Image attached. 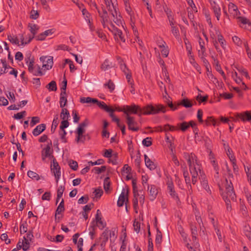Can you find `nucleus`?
Wrapping results in <instances>:
<instances>
[{
	"label": "nucleus",
	"mask_w": 251,
	"mask_h": 251,
	"mask_svg": "<svg viewBox=\"0 0 251 251\" xmlns=\"http://www.w3.org/2000/svg\"><path fill=\"white\" fill-rule=\"evenodd\" d=\"M168 190L169 194L177 202L179 201V198L174 188V184L172 180H168L167 182Z\"/></svg>",
	"instance_id": "obj_8"
},
{
	"label": "nucleus",
	"mask_w": 251,
	"mask_h": 251,
	"mask_svg": "<svg viewBox=\"0 0 251 251\" xmlns=\"http://www.w3.org/2000/svg\"><path fill=\"white\" fill-rule=\"evenodd\" d=\"M50 168L51 171L54 174L56 182L57 183L61 176V172L60 167L55 159H53L52 164H51Z\"/></svg>",
	"instance_id": "obj_5"
},
{
	"label": "nucleus",
	"mask_w": 251,
	"mask_h": 251,
	"mask_svg": "<svg viewBox=\"0 0 251 251\" xmlns=\"http://www.w3.org/2000/svg\"><path fill=\"white\" fill-rule=\"evenodd\" d=\"M127 195H128V190L126 191L125 189H123L122 190V193L120 194L118 201H117V205L119 207H121L123 206L124 202L126 200L128 201L127 198Z\"/></svg>",
	"instance_id": "obj_13"
},
{
	"label": "nucleus",
	"mask_w": 251,
	"mask_h": 251,
	"mask_svg": "<svg viewBox=\"0 0 251 251\" xmlns=\"http://www.w3.org/2000/svg\"><path fill=\"white\" fill-rule=\"evenodd\" d=\"M9 68L8 67V64H2V67H0V75L7 73Z\"/></svg>",
	"instance_id": "obj_55"
},
{
	"label": "nucleus",
	"mask_w": 251,
	"mask_h": 251,
	"mask_svg": "<svg viewBox=\"0 0 251 251\" xmlns=\"http://www.w3.org/2000/svg\"><path fill=\"white\" fill-rule=\"evenodd\" d=\"M65 189L64 186H60L57 189V198L56 201V204L58 202L59 199L62 197L64 191Z\"/></svg>",
	"instance_id": "obj_36"
},
{
	"label": "nucleus",
	"mask_w": 251,
	"mask_h": 251,
	"mask_svg": "<svg viewBox=\"0 0 251 251\" xmlns=\"http://www.w3.org/2000/svg\"><path fill=\"white\" fill-rule=\"evenodd\" d=\"M108 28L112 32L115 38L117 40L122 41L124 42H125V39L123 35L122 31L116 27L113 23H111L110 26L108 27Z\"/></svg>",
	"instance_id": "obj_6"
},
{
	"label": "nucleus",
	"mask_w": 251,
	"mask_h": 251,
	"mask_svg": "<svg viewBox=\"0 0 251 251\" xmlns=\"http://www.w3.org/2000/svg\"><path fill=\"white\" fill-rule=\"evenodd\" d=\"M106 170V167L104 166H101L100 168L95 167L93 169V171L95 172L97 174H100L102 172H104Z\"/></svg>",
	"instance_id": "obj_57"
},
{
	"label": "nucleus",
	"mask_w": 251,
	"mask_h": 251,
	"mask_svg": "<svg viewBox=\"0 0 251 251\" xmlns=\"http://www.w3.org/2000/svg\"><path fill=\"white\" fill-rule=\"evenodd\" d=\"M104 86L107 87L110 90V92H112L115 89V85L111 80H109L107 83L104 84Z\"/></svg>",
	"instance_id": "obj_56"
},
{
	"label": "nucleus",
	"mask_w": 251,
	"mask_h": 251,
	"mask_svg": "<svg viewBox=\"0 0 251 251\" xmlns=\"http://www.w3.org/2000/svg\"><path fill=\"white\" fill-rule=\"evenodd\" d=\"M205 123L207 125H212L214 126L219 125V121L212 117H208L205 121Z\"/></svg>",
	"instance_id": "obj_32"
},
{
	"label": "nucleus",
	"mask_w": 251,
	"mask_h": 251,
	"mask_svg": "<svg viewBox=\"0 0 251 251\" xmlns=\"http://www.w3.org/2000/svg\"><path fill=\"white\" fill-rule=\"evenodd\" d=\"M148 190L149 191L150 199L151 201H153L158 194V188L154 185H148Z\"/></svg>",
	"instance_id": "obj_12"
},
{
	"label": "nucleus",
	"mask_w": 251,
	"mask_h": 251,
	"mask_svg": "<svg viewBox=\"0 0 251 251\" xmlns=\"http://www.w3.org/2000/svg\"><path fill=\"white\" fill-rule=\"evenodd\" d=\"M197 100L199 102V103L205 102L207 100L208 96H202L201 94H199L196 98Z\"/></svg>",
	"instance_id": "obj_61"
},
{
	"label": "nucleus",
	"mask_w": 251,
	"mask_h": 251,
	"mask_svg": "<svg viewBox=\"0 0 251 251\" xmlns=\"http://www.w3.org/2000/svg\"><path fill=\"white\" fill-rule=\"evenodd\" d=\"M212 9H213L215 16L216 17L218 20L220 19V14L219 12L220 11V7L218 4V1L216 0H209Z\"/></svg>",
	"instance_id": "obj_17"
},
{
	"label": "nucleus",
	"mask_w": 251,
	"mask_h": 251,
	"mask_svg": "<svg viewBox=\"0 0 251 251\" xmlns=\"http://www.w3.org/2000/svg\"><path fill=\"white\" fill-rule=\"evenodd\" d=\"M236 117L239 118L244 122L251 121V111H246L244 112L236 113Z\"/></svg>",
	"instance_id": "obj_15"
},
{
	"label": "nucleus",
	"mask_w": 251,
	"mask_h": 251,
	"mask_svg": "<svg viewBox=\"0 0 251 251\" xmlns=\"http://www.w3.org/2000/svg\"><path fill=\"white\" fill-rule=\"evenodd\" d=\"M191 233L192 235V238L193 241H196L197 240V237L196 235H197V227L193 225H191Z\"/></svg>",
	"instance_id": "obj_50"
},
{
	"label": "nucleus",
	"mask_w": 251,
	"mask_h": 251,
	"mask_svg": "<svg viewBox=\"0 0 251 251\" xmlns=\"http://www.w3.org/2000/svg\"><path fill=\"white\" fill-rule=\"evenodd\" d=\"M28 70L34 75H42V69L37 64H29Z\"/></svg>",
	"instance_id": "obj_9"
},
{
	"label": "nucleus",
	"mask_w": 251,
	"mask_h": 251,
	"mask_svg": "<svg viewBox=\"0 0 251 251\" xmlns=\"http://www.w3.org/2000/svg\"><path fill=\"white\" fill-rule=\"evenodd\" d=\"M47 88L52 91H55L57 90L56 82L54 81H51L47 85Z\"/></svg>",
	"instance_id": "obj_48"
},
{
	"label": "nucleus",
	"mask_w": 251,
	"mask_h": 251,
	"mask_svg": "<svg viewBox=\"0 0 251 251\" xmlns=\"http://www.w3.org/2000/svg\"><path fill=\"white\" fill-rule=\"evenodd\" d=\"M85 131L81 130L80 128L77 129L75 132L77 134V136L75 139V141L77 143H79L81 139L82 138L84 133Z\"/></svg>",
	"instance_id": "obj_42"
},
{
	"label": "nucleus",
	"mask_w": 251,
	"mask_h": 251,
	"mask_svg": "<svg viewBox=\"0 0 251 251\" xmlns=\"http://www.w3.org/2000/svg\"><path fill=\"white\" fill-rule=\"evenodd\" d=\"M162 239V234L161 232L157 228V233L155 238V244L157 246H159L161 243Z\"/></svg>",
	"instance_id": "obj_35"
},
{
	"label": "nucleus",
	"mask_w": 251,
	"mask_h": 251,
	"mask_svg": "<svg viewBox=\"0 0 251 251\" xmlns=\"http://www.w3.org/2000/svg\"><path fill=\"white\" fill-rule=\"evenodd\" d=\"M172 34L176 38H178L179 36V32L178 28L175 26L171 28Z\"/></svg>",
	"instance_id": "obj_58"
},
{
	"label": "nucleus",
	"mask_w": 251,
	"mask_h": 251,
	"mask_svg": "<svg viewBox=\"0 0 251 251\" xmlns=\"http://www.w3.org/2000/svg\"><path fill=\"white\" fill-rule=\"evenodd\" d=\"M236 18L237 20V22L240 26L242 28H246L247 25H249L251 24L249 20L245 17H242L239 15Z\"/></svg>",
	"instance_id": "obj_18"
},
{
	"label": "nucleus",
	"mask_w": 251,
	"mask_h": 251,
	"mask_svg": "<svg viewBox=\"0 0 251 251\" xmlns=\"http://www.w3.org/2000/svg\"><path fill=\"white\" fill-rule=\"evenodd\" d=\"M165 45L166 43L164 41H161V44H159V48L161 49L162 55L167 57L169 54V49L167 46H165Z\"/></svg>",
	"instance_id": "obj_22"
},
{
	"label": "nucleus",
	"mask_w": 251,
	"mask_h": 251,
	"mask_svg": "<svg viewBox=\"0 0 251 251\" xmlns=\"http://www.w3.org/2000/svg\"><path fill=\"white\" fill-rule=\"evenodd\" d=\"M28 27L29 28L30 32L33 35H35L37 33V31L39 29V26L35 24H29Z\"/></svg>",
	"instance_id": "obj_37"
},
{
	"label": "nucleus",
	"mask_w": 251,
	"mask_h": 251,
	"mask_svg": "<svg viewBox=\"0 0 251 251\" xmlns=\"http://www.w3.org/2000/svg\"><path fill=\"white\" fill-rule=\"evenodd\" d=\"M221 47L223 48L225 53L228 52L230 50L229 46L226 44V42L221 37Z\"/></svg>",
	"instance_id": "obj_43"
},
{
	"label": "nucleus",
	"mask_w": 251,
	"mask_h": 251,
	"mask_svg": "<svg viewBox=\"0 0 251 251\" xmlns=\"http://www.w3.org/2000/svg\"><path fill=\"white\" fill-rule=\"evenodd\" d=\"M193 105V103L187 98L183 99L179 103H178L176 106H177V108L180 105H182L185 108H190Z\"/></svg>",
	"instance_id": "obj_24"
},
{
	"label": "nucleus",
	"mask_w": 251,
	"mask_h": 251,
	"mask_svg": "<svg viewBox=\"0 0 251 251\" xmlns=\"http://www.w3.org/2000/svg\"><path fill=\"white\" fill-rule=\"evenodd\" d=\"M25 63H34V57L32 56L31 53H27L25 56Z\"/></svg>",
	"instance_id": "obj_53"
},
{
	"label": "nucleus",
	"mask_w": 251,
	"mask_h": 251,
	"mask_svg": "<svg viewBox=\"0 0 251 251\" xmlns=\"http://www.w3.org/2000/svg\"><path fill=\"white\" fill-rule=\"evenodd\" d=\"M59 123V120H58V115H56L53 119V120L52 121V126L51 127V131L52 132H54L56 128L57 127Z\"/></svg>",
	"instance_id": "obj_39"
},
{
	"label": "nucleus",
	"mask_w": 251,
	"mask_h": 251,
	"mask_svg": "<svg viewBox=\"0 0 251 251\" xmlns=\"http://www.w3.org/2000/svg\"><path fill=\"white\" fill-rule=\"evenodd\" d=\"M89 124V121L88 119H85L83 122L81 123L78 126L77 129L80 128L81 130L85 131V127Z\"/></svg>",
	"instance_id": "obj_41"
},
{
	"label": "nucleus",
	"mask_w": 251,
	"mask_h": 251,
	"mask_svg": "<svg viewBox=\"0 0 251 251\" xmlns=\"http://www.w3.org/2000/svg\"><path fill=\"white\" fill-rule=\"evenodd\" d=\"M119 111L124 112L126 116L129 115V114H138L141 116L142 114L154 115L159 112L164 113L166 112V108L162 104L154 105L148 104L141 108L138 105L132 104L130 106H124L123 109L119 110Z\"/></svg>",
	"instance_id": "obj_1"
},
{
	"label": "nucleus",
	"mask_w": 251,
	"mask_h": 251,
	"mask_svg": "<svg viewBox=\"0 0 251 251\" xmlns=\"http://www.w3.org/2000/svg\"><path fill=\"white\" fill-rule=\"evenodd\" d=\"M228 12L230 16L235 18L240 14L237 6L232 3L228 4Z\"/></svg>",
	"instance_id": "obj_16"
},
{
	"label": "nucleus",
	"mask_w": 251,
	"mask_h": 251,
	"mask_svg": "<svg viewBox=\"0 0 251 251\" xmlns=\"http://www.w3.org/2000/svg\"><path fill=\"white\" fill-rule=\"evenodd\" d=\"M80 102H81L82 103H95L96 102H98V100L96 99L92 98L91 97H87V98L82 97L80 99Z\"/></svg>",
	"instance_id": "obj_31"
},
{
	"label": "nucleus",
	"mask_w": 251,
	"mask_h": 251,
	"mask_svg": "<svg viewBox=\"0 0 251 251\" xmlns=\"http://www.w3.org/2000/svg\"><path fill=\"white\" fill-rule=\"evenodd\" d=\"M67 102V94L64 92H61L60 98L59 100L60 106L62 108H64Z\"/></svg>",
	"instance_id": "obj_28"
},
{
	"label": "nucleus",
	"mask_w": 251,
	"mask_h": 251,
	"mask_svg": "<svg viewBox=\"0 0 251 251\" xmlns=\"http://www.w3.org/2000/svg\"><path fill=\"white\" fill-rule=\"evenodd\" d=\"M205 16L206 17V20L208 23L209 25H210L211 29L210 30V36L212 39L213 44L215 47V48L218 50H219V42H220V34L219 33L218 30L215 27H213V25L211 23V19L207 15L205 14Z\"/></svg>",
	"instance_id": "obj_3"
},
{
	"label": "nucleus",
	"mask_w": 251,
	"mask_h": 251,
	"mask_svg": "<svg viewBox=\"0 0 251 251\" xmlns=\"http://www.w3.org/2000/svg\"><path fill=\"white\" fill-rule=\"evenodd\" d=\"M70 117L69 111L65 108H62L60 113V117L63 120H68Z\"/></svg>",
	"instance_id": "obj_34"
},
{
	"label": "nucleus",
	"mask_w": 251,
	"mask_h": 251,
	"mask_svg": "<svg viewBox=\"0 0 251 251\" xmlns=\"http://www.w3.org/2000/svg\"><path fill=\"white\" fill-rule=\"evenodd\" d=\"M29 240H27L25 239V237H24V240L23 241L22 244H23V250L24 251H27L30 247V243H29Z\"/></svg>",
	"instance_id": "obj_47"
},
{
	"label": "nucleus",
	"mask_w": 251,
	"mask_h": 251,
	"mask_svg": "<svg viewBox=\"0 0 251 251\" xmlns=\"http://www.w3.org/2000/svg\"><path fill=\"white\" fill-rule=\"evenodd\" d=\"M144 158L146 166L151 170H154L156 166L154 162H152L146 154L144 155Z\"/></svg>",
	"instance_id": "obj_23"
},
{
	"label": "nucleus",
	"mask_w": 251,
	"mask_h": 251,
	"mask_svg": "<svg viewBox=\"0 0 251 251\" xmlns=\"http://www.w3.org/2000/svg\"><path fill=\"white\" fill-rule=\"evenodd\" d=\"M99 107L101 108L102 109L104 110L105 111L107 112H113L115 110L111 108V107H108L104 102L103 101H99L96 102V103Z\"/></svg>",
	"instance_id": "obj_26"
},
{
	"label": "nucleus",
	"mask_w": 251,
	"mask_h": 251,
	"mask_svg": "<svg viewBox=\"0 0 251 251\" xmlns=\"http://www.w3.org/2000/svg\"><path fill=\"white\" fill-rule=\"evenodd\" d=\"M51 146V142H50V144L48 145L47 147L43 150L42 152V157L43 160H45L46 157H49L50 156Z\"/></svg>",
	"instance_id": "obj_21"
},
{
	"label": "nucleus",
	"mask_w": 251,
	"mask_h": 251,
	"mask_svg": "<svg viewBox=\"0 0 251 251\" xmlns=\"http://www.w3.org/2000/svg\"><path fill=\"white\" fill-rule=\"evenodd\" d=\"M68 164L70 167L73 170L75 171L77 169L78 164L76 161L73 160H70L68 161Z\"/></svg>",
	"instance_id": "obj_52"
},
{
	"label": "nucleus",
	"mask_w": 251,
	"mask_h": 251,
	"mask_svg": "<svg viewBox=\"0 0 251 251\" xmlns=\"http://www.w3.org/2000/svg\"><path fill=\"white\" fill-rule=\"evenodd\" d=\"M126 123L128 125V127L129 130L136 131L139 130V128L136 126L137 123L134 120L133 117H130L129 115L126 116Z\"/></svg>",
	"instance_id": "obj_10"
},
{
	"label": "nucleus",
	"mask_w": 251,
	"mask_h": 251,
	"mask_svg": "<svg viewBox=\"0 0 251 251\" xmlns=\"http://www.w3.org/2000/svg\"><path fill=\"white\" fill-rule=\"evenodd\" d=\"M110 179L108 177H106L103 182V186L105 191L106 193H108V191L110 189Z\"/></svg>",
	"instance_id": "obj_44"
},
{
	"label": "nucleus",
	"mask_w": 251,
	"mask_h": 251,
	"mask_svg": "<svg viewBox=\"0 0 251 251\" xmlns=\"http://www.w3.org/2000/svg\"><path fill=\"white\" fill-rule=\"evenodd\" d=\"M46 125L44 124H40L37 126L33 130V134L37 136L44 131L46 129Z\"/></svg>",
	"instance_id": "obj_20"
},
{
	"label": "nucleus",
	"mask_w": 251,
	"mask_h": 251,
	"mask_svg": "<svg viewBox=\"0 0 251 251\" xmlns=\"http://www.w3.org/2000/svg\"><path fill=\"white\" fill-rule=\"evenodd\" d=\"M100 212V210H97L96 215V221L98 226L100 229H103L105 226V224L102 221L101 217L99 216V213Z\"/></svg>",
	"instance_id": "obj_27"
},
{
	"label": "nucleus",
	"mask_w": 251,
	"mask_h": 251,
	"mask_svg": "<svg viewBox=\"0 0 251 251\" xmlns=\"http://www.w3.org/2000/svg\"><path fill=\"white\" fill-rule=\"evenodd\" d=\"M65 208L64 207H61V206H58L56 211H55V221L57 222H59V217H57L56 215L60 214L62 212L64 211Z\"/></svg>",
	"instance_id": "obj_46"
},
{
	"label": "nucleus",
	"mask_w": 251,
	"mask_h": 251,
	"mask_svg": "<svg viewBox=\"0 0 251 251\" xmlns=\"http://www.w3.org/2000/svg\"><path fill=\"white\" fill-rule=\"evenodd\" d=\"M179 129L183 132L187 130L190 127L189 124L186 122H182L178 125Z\"/></svg>",
	"instance_id": "obj_49"
},
{
	"label": "nucleus",
	"mask_w": 251,
	"mask_h": 251,
	"mask_svg": "<svg viewBox=\"0 0 251 251\" xmlns=\"http://www.w3.org/2000/svg\"><path fill=\"white\" fill-rule=\"evenodd\" d=\"M183 176L185 178V180L186 184H189L190 185V187H191V186L190 184V183H191L190 178L189 176L188 172L187 171L183 172Z\"/></svg>",
	"instance_id": "obj_62"
},
{
	"label": "nucleus",
	"mask_w": 251,
	"mask_h": 251,
	"mask_svg": "<svg viewBox=\"0 0 251 251\" xmlns=\"http://www.w3.org/2000/svg\"><path fill=\"white\" fill-rule=\"evenodd\" d=\"M25 114L26 112L25 111H23L21 112L14 114L13 118L15 119H21L25 115Z\"/></svg>",
	"instance_id": "obj_64"
},
{
	"label": "nucleus",
	"mask_w": 251,
	"mask_h": 251,
	"mask_svg": "<svg viewBox=\"0 0 251 251\" xmlns=\"http://www.w3.org/2000/svg\"><path fill=\"white\" fill-rule=\"evenodd\" d=\"M199 179L201 181V183L203 187V188L207 191L208 192L210 191L209 187L208 184L207 180L206 178V176L205 174L203 173L202 172H201V169H200V170L199 171Z\"/></svg>",
	"instance_id": "obj_14"
},
{
	"label": "nucleus",
	"mask_w": 251,
	"mask_h": 251,
	"mask_svg": "<svg viewBox=\"0 0 251 251\" xmlns=\"http://www.w3.org/2000/svg\"><path fill=\"white\" fill-rule=\"evenodd\" d=\"M126 75V78L127 79V82L129 85H131V87H132V86L134 85L133 81L131 79V73L130 72L128 73H126V74H125Z\"/></svg>",
	"instance_id": "obj_59"
},
{
	"label": "nucleus",
	"mask_w": 251,
	"mask_h": 251,
	"mask_svg": "<svg viewBox=\"0 0 251 251\" xmlns=\"http://www.w3.org/2000/svg\"><path fill=\"white\" fill-rule=\"evenodd\" d=\"M232 76L233 78L234 79L235 82L238 83L240 84V83H242L243 85V87H242V89H246L247 88V87L245 84L244 82L242 81V79L239 77L238 76V74L236 72H235L234 74H233Z\"/></svg>",
	"instance_id": "obj_33"
},
{
	"label": "nucleus",
	"mask_w": 251,
	"mask_h": 251,
	"mask_svg": "<svg viewBox=\"0 0 251 251\" xmlns=\"http://www.w3.org/2000/svg\"><path fill=\"white\" fill-rule=\"evenodd\" d=\"M168 94L163 95V99L164 101L168 104V106L173 110L177 109V106L174 105L172 102L170 100V97L167 96Z\"/></svg>",
	"instance_id": "obj_30"
},
{
	"label": "nucleus",
	"mask_w": 251,
	"mask_h": 251,
	"mask_svg": "<svg viewBox=\"0 0 251 251\" xmlns=\"http://www.w3.org/2000/svg\"><path fill=\"white\" fill-rule=\"evenodd\" d=\"M199 170H193L190 172L192 175V182L193 184H195L197 181V176L199 175Z\"/></svg>",
	"instance_id": "obj_40"
},
{
	"label": "nucleus",
	"mask_w": 251,
	"mask_h": 251,
	"mask_svg": "<svg viewBox=\"0 0 251 251\" xmlns=\"http://www.w3.org/2000/svg\"><path fill=\"white\" fill-rule=\"evenodd\" d=\"M209 159L210 160L211 163L214 167V170L215 172V175H214L215 179L217 181L218 185H219L218 164V162H216L215 160L214 155L211 151L209 153Z\"/></svg>",
	"instance_id": "obj_7"
},
{
	"label": "nucleus",
	"mask_w": 251,
	"mask_h": 251,
	"mask_svg": "<svg viewBox=\"0 0 251 251\" xmlns=\"http://www.w3.org/2000/svg\"><path fill=\"white\" fill-rule=\"evenodd\" d=\"M8 39L12 44H14L16 45H19V40L16 37H14V36H12L11 35H8Z\"/></svg>",
	"instance_id": "obj_60"
},
{
	"label": "nucleus",
	"mask_w": 251,
	"mask_h": 251,
	"mask_svg": "<svg viewBox=\"0 0 251 251\" xmlns=\"http://www.w3.org/2000/svg\"><path fill=\"white\" fill-rule=\"evenodd\" d=\"M27 176L32 179H35L36 180H38L40 178L39 176L36 173L31 171L27 172Z\"/></svg>",
	"instance_id": "obj_45"
},
{
	"label": "nucleus",
	"mask_w": 251,
	"mask_h": 251,
	"mask_svg": "<svg viewBox=\"0 0 251 251\" xmlns=\"http://www.w3.org/2000/svg\"><path fill=\"white\" fill-rule=\"evenodd\" d=\"M184 156L188 163L190 172L193 170H200L201 166L198 163L197 157L194 154L185 153Z\"/></svg>",
	"instance_id": "obj_4"
},
{
	"label": "nucleus",
	"mask_w": 251,
	"mask_h": 251,
	"mask_svg": "<svg viewBox=\"0 0 251 251\" xmlns=\"http://www.w3.org/2000/svg\"><path fill=\"white\" fill-rule=\"evenodd\" d=\"M114 1H116V0H104L108 10L111 13L113 17L115 16H117V11Z\"/></svg>",
	"instance_id": "obj_11"
},
{
	"label": "nucleus",
	"mask_w": 251,
	"mask_h": 251,
	"mask_svg": "<svg viewBox=\"0 0 251 251\" xmlns=\"http://www.w3.org/2000/svg\"><path fill=\"white\" fill-rule=\"evenodd\" d=\"M239 74L242 75H244L246 78H249L247 71L244 68L240 67H236Z\"/></svg>",
	"instance_id": "obj_51"
},
{
	"label": "nucleus",
	"mask_w": 251,
	"mask_h": 251,
	"mask_svg": "<svg viewBox=\"0 0 251 251\" xmlns=\"http://www.w3.org/2000/svg\"><path fill=\"white\" fill-rule=\"evenodd\" d=\"M124 2L126 11L129 15H131V14H132V11L130 6L128 0L124 1Z\"/></svg>",
	"instance_id": "obj_54"
},
{
	"label": "nucleus",
	"mask_w": 251,
	"mask_h": 251,
	"mask_svg": "<svg viewBox=\"0 0 251 251\" xmlns=\"http://www.w3.org/2000/svg\"><path fill=\"white\" fill-rule=\"evenodd\" d=\"M98 13L102 19L101 23L104 27H106L105 23L107 21V13L105 9L102 10V12L98 10Z\"/></svg>",
	"instance_id": "obj_29"
},
{
	"label": "nucleus",
	"mask_w": 251,
	"mask_h": 251,
	"mask_svg": "<svg viewBox=\"0 0 251 251\" xmlns=\"http://www.w3.org/2000/svg\"><path fill=\"white\" fill-rule=\"evenodd\" d=\"M199 47L198 48L199 54L200 55L203 56L205 52V43L201 37L199 40Z\"/></svg>",
	"instance_id": "obj_25"
},
{
	"label": "nucleus",
	"mask_w": 251,
	"mask_h": 251,
	"mask_svg": "<svg viewBox=\"0 0 251 251\" xmlns=\"http://www.w3.org/2000/svg\"><path fill=\"white\" fill-rule=\"evenodd\" d=\"M223 141L224 142L223 143V147L227 156L230 161L235 160V158L233 155L232 149L229 147L228 144L225 142L224 140H223Z\"/></svg>",
	"instance_id": "obj_19"
},
{
	"label": "nucleus",
	"mask_w": 251,
	"mask_h": 251,
	"mask_svg": "<svg viewBox=\"0 0 251 251\" xmlns=\"http://www.w3.org/2000/svg\"><path fill=\"white\" fill-rule=\"evenodd\" d=\"M40 60L42 63H53V58L51 56H42L40 58Z\"/></svg>",
	"instance_id": "obj_38"
},
{
	"label": "nucleus",
	"mask_w": 251,
	"mask_h": 251,
	"mask_svg": "<svg viewBox=\"0 0 251 251\" xmlns=\"http://www.w3.org/2000/svg\"><path fill=\"white\" fill-rule=\"evenodd\" d=\"M226 196H223V199L225 201V203L226 205V208L227 210L231 209V206L230 204V200L235 201L236 199V195L233 191V187L231 182L230 181L228 182L227 180L226 179Z\"/></svg>",
	"instance_id": "obj_2"
},
{
	"label": "nucleus",
	"mask_w": 251,
	"mask_h": 251,
	"mask_svg": "<svg viewBox=\"0 0 251 251\" xmlns=\"http://www.w3.org/2000/svg\"><path fill=\"white\" fill-rule=\"evenodd\" d=\"M151 139V138L149 137L143 139L142 141L143 145L146 147H150L152 144Z\"/></svg>",
	"instance_id": "obj_63"
}]
</instances>
